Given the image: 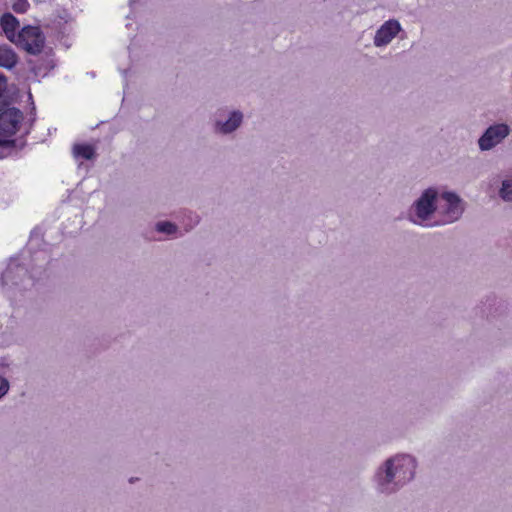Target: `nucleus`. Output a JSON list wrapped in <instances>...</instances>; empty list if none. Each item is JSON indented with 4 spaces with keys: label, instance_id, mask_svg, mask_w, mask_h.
Segmentation results:
<instances>
[{
    "label": "nucleus",
    "instance_id": "1",
    "mask_svg": "<svg viewBox=\"0 0 512 512\" xmlns=\"http://www.w3.org/2000/svg\"><path fill=\"white\" fill-rule=\"evenodd\" d=\"M416 461L410 455H398L385 462V468L376 474L378 489L393 493L414 478Z\"/></svg>",
    "mask_w": 512,
    "mask_h": 512
},
{
    "label": "nucleus",
    "instance_id": "2",
    "mask_svg": "<svg viewBox=\"0 0 512 512\" xmlns=\"http://www.w3.org/2000/svg\"><path fill=\"white\" fill-rule=\"evenodd\" d=\"M5 106L0 102V146L13 142L10 138L16 134L23 120V113L19 109Z\"/></svg>",
    "mask_w": 512,
    "mask_h": 512
},
{
    "label": "nucleus",
    "instance_id": "3",
    "mask_svg": "<svg viewBox=\"0 0 512 512\" xmlns=\"http://www.w3.org/2000/svg\"><path fill=\"white\" fill-rule=\"evenodd\" d=\"M45 43V37L38 27H24L17 36V44L29 54H39Z\"/></svg>",
    "mask_w": 512,
    "mask_h": 512
},
{
    "label": "nucleus",
    "instance_id": "4",
    "mask_svg": "<svg viewBox=\"0 0 512 512\" xmlns=\"http://www.w3.org/2000/svg\"><path fill=\"white\" fill-rule=\"evenodd\" d=\"M437 197L436 190L429 188L422 196L415 202L413 210L415 211V218L410 213V219L416 223L421 224L427 220L428 217L436 210L435 199Z\"/></svg>",
    "mask_w": 512,
    "mask_h": 512
},
{
    "label": "nucleus",
    "instance_id": "5",
    "mask_svg": "<svg viewBox=\"0 0 512 512\" xmlns=\"http://www.w3.org/2000/svg\"><path fill=\"white\" fill-rule=\"evenodd\" d=\"M509 132V126L504 123L488 127L478 140L480 150L488 151L494 148L509 135Z\"/></svg>",
    "mask_w": 512,
    "mask_h": 512
},
{
    "label": "nucleus",
    "instance_id": "6",
    "mask_svg": "<svg viewBox=\"0 0 512 512\" xmlns=\"http://www.w3.org/2000/svg\"><path fill=\"white\" fill-rule=\"evenodd\" d=\"M26 282H30L27 269L15 261H11L2 274L3 287L9 289L13 287H25Z\"/></svg>",
    "mask_w": 512,
    "mask_h": 512
},
{
    "label": "nucleus",
    "instance_id": "7",
    "mask_svg": "<svg viewBox=\"0 0 512 512\" xmlns=\"http://www.w3.org/2000/svg\"><path fill=\"white\" fill-rule=\"evenodd\" d=\"M441 201L444 202L443 206H439V209H443L445 216L443 223L456 221L463 212L460 198L452 192H445L441 196Z\"/></svg>",
    "mask_w": 512,
    "mask_h": 512
},
{
    "label": "nucleus",
    "instance_id": "8",
    "mask_svg": "<svg viewBox=\"0 0 512 512\" xmlns=\"http://www.w3.org/2000/svg\"><path fill=\"white\" fill-rule=\"evenodd\" d=\"M401 27L397 20L385 22L376 32L374 44L377 47L387 45L400 31Z\"/></svg>",
    "mask_w": 512,
    "mask_h": 512
},
{
    "label": "nucleus",
    "instance_id": "9",
    "mask_svg": "<svg viewBox=\"0 0 512 512\" xmlns=\"http://www.w3.org/2000/svg\"><path fill=\"white\" fill-rule=\"evenodd\" d=\"M18 56L8 45H0V67L11 70L16 66Z\"/></svg>",
    "mask_w": 512,
    "mask_h": 512
},
{
    "label": "nucleus",
    "instance_id": "10",
    "mask_svg": "<svg viewBox=\"0 0 512 512\" xmlns=\"http://www.w3.org/2000/svg\"><path fill=\"white\" fill-rule=\"evenodd\" d=\"M0 25L9 40H13L19 27V21L11 13H4L0 19Z\"/></svg>",
    "mask_w": 512,
    "mask_h": 512
},
{
    "label": "nucleus",
    "instance_id": "11",
    "mask_svg": "<svg viewBox=\"0 0 512 512\" xmlns=\"http://www.w3.org/2000/svg\"><path fill=\"white\" fill-rule=\"evenodd\" d=\"M242 113L234 111L231 113L229 119L223 123L218 122L217 126L222 133H230L234 131L242 122Z\"/></svg>",
    "mask_w": 512,
    "mask_h": 512
},
{
    "label": "nucleus",
    "instance_id": "12",
    "mask_svg": "<svg viewBox=\"0 0 512 512\" xmlns=\"http://www.w3.org/2000/svg\"><path fill=\"white\" fill-rule=\"evenodd\" d=\"M72 153L76 159L91 160L96 156L95 148L89 144H75Z\"/></svg>",
    "mask_w": 512,
    "mask_h": 512
},
{
    "label": "nucleus",
    "instance_id": "13",
    "mask_svg": "<svg viewBox=\"0 0 512 512\" xmlns=\"http://www.w3.org/2000/svg\"><path fill=\"white\" fill-rule=\"evenodd\" d=\"M499 195L505 201H512V176L503 180Z\"/></svg>",
    "mask_w": 512,
    "mask_h": 512
},
{
    "label": "nucleus",
    "instance_id": "14",
    "mask_svg": "<svg viewBox=\"0 0 512 512\" xmlns=\"http://www.w3.org/2000/svg\"><path fill=\"white\" fill-rule=\"evenodd\" d=\"M156 230L161 233H166L168 235L174 234L177 230L176 225L171 222H159L156 225Z\"/></svg>",
    "mask_w": 512,
    "mask_h": 512
},
{
    "label": "nucleus",
    "instance_id": "15",
    "mask_svg": "<svg viewBox=\"0 0 512 512\" xmlns=\"http://www.w3.org/2000/svg\"><path fill=\"white\" fill-rule=\"evenodd\" d=\"M12 8L16 13H25L29 8V2L28 0H15Z\"/></svg>",
    "mask_w": 512,
    "mask_h": 512
},
{
    "label": "nucleus",
    "instance_id": "16",
    "mask_svg": "<svg viewBox=\"0 0 512 512\" xmlns=\"http://www.w3.org/2000/svg\"><path fill=\"white\" fill-rule=\"evenodd\" d=\"M9 390V382L6 378L0 377V398H2Z\"/></svg>",
    "mask_w": 512,
    "mask_h": 512
},
{
    "label": "nucleus",
    "instance_id": "17",
    "mask_svg": "<svg viewBox=\"0 0 512 512\" xmlns=\"http://www.w3.org/2000/svg\"><path fill=\"white\" fill-rule=\"evenodd\" d=\"M188 218L189 224H187L186 230L191 229L194 225H196L199 222L198 216L193 213H189Z\"/></svg>",
    "mask_w": 512,
    "mask_h": 512
}]
</instances>
